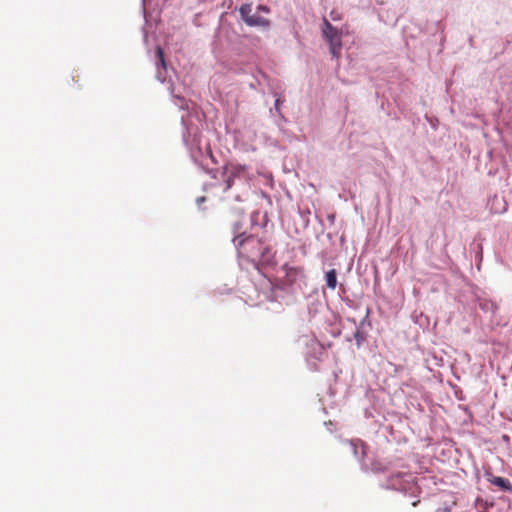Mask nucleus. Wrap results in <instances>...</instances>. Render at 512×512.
Wrapping results in <instances>:
<instances>
[{
  "instance_id": "obj_1",
  "label": "nucleus",
  "mask_w": 512,
  "mask_h": 512,
  "mask_svg": "<svg viewBox=\"0 0 512 512\" xmlns=\"http://www.w3.org/2000/svg\"><path fill=\"white\" fill-rule=\"evenodd\" d=\"M234 244L237 248L238 255L253 263L260 261L264 256L267 247L263 242L255 236L243 237L242 235L234 238Z\"/></svg>"
},
{
  "instance_id": "obj_2",
  "label": "nucleus",
  "mask_w": 512,
  "mask_h": 512,
  "mask_svg": "<svg viewBox=\"0 0 512 512\" xmlns=\"http://www.w3.org/2000/svg\"><path fill=\"white\" fill-rule=\"evenodd\" d=\"M322 34L329 44L330 53L333 58L339 59L342 49L343 32L334 27L326 18L323 20Z\"/></svg>"
},
{
  "instance_id": "obj_3",
  "label": "nucleus",
  "mask_w": 512,
  "mask_h": 512,
  "mask_svg": "<svg viewBox=\"0 0 512 512\" xmlns=\"http://www.w3.org/2000/svg\"><path fill=\"white\" fill-rule=\"evenodd\" d=\"M282 269L285 271V276L282 280L283 286L291 288L295 285L300 286L301 283L306 284V274L303 267H293L285 264Z\"/></svg>"
},
{
  "instance_id": "obj_4",
  "label": "nucleus",
  "mask_w": 512,
  "mask_h": 512,
  "mask_svg": "<svg viewBox=\"0 0 512 512\" xmlns=\"http://www.w3.org/2000/svg\"><path fill=\"white\" fill-rule=\"evenodd\" d=\"M239 12H240V15H241V18L243 19V21L246 23V25H248L250 27L257 26V27L267 28L270 26L269 19L262 17V16L258 15L257 13L251 14L252 5L249 3L243 4L240 7Z\"/></svg>"
},
{
  "instance_id": "obj_5",
  "label": "nucleus",
  "mask_w": 512,
  "mask_h": 512,
  "mask_svg": "<svg viewBox=\"0 0 512 512\" xmlns=\"http://www.w3.org/2000/svg\"><path fill=\"white\" fill-rule=\"evenodd\" d=\"M488 480H489V482L491 484L499 487L503 491H510L512 489V485H511L510 481L508 479L503 478V477L492 476Z\"/></svg>"
},
{
  "instance_id": "obj_6",
  "label": "nucleus",
  "mask_w": 512,
  "mask_h": 512,
  "mask_svg": "<svg viewBox=\"0 0 512 512\" xmlns=\"http://www.w3.org/2000/svg\"><path fill=\"white\" fill-rule=\"evenodd\" d=\"M326 284L328 288L334 290L337 286V273L335 269H332L326 273Z\"/></svg>"
},
{
  "instance_id": "obj_7",
  "label": "nucleus",
  "mask_w": 512,
  "mask_h": 512,
  "mask_svg": "<svg viewBox=\"0 0 512 512\" xmlns=\"http://www.w3.org/2000/svg\"><path fill=\"white\" fill-rule=\"evenodd\" d=\"M244 172V167L240 165H229L225 167L224 174H229L233 178L240 176Z\"/></svg>"
},
{
  "instance_id": "obj_8",
  "label": "nucleus",
  "mask_w": 512,
  "mask_h": 512,
  "mask_svg": "<svg viewBox=\"0 0 512 512\" xmlns=\"http://www.w3.org/2000/svg\"><path fill=\"white\" fill-rule=\"evenodd\" d=\"M156 54H157V57H158V59H159V62H160V64H161V66H162L163 68H165L166 63H165V58H164V52H163V50H162V48H161V47H159V46L157 47V49H156Z\"/></svg>"
},
{
  "instance_id": "obj_9",
  "label": "nucleus",
  "mask_w": 512,
  "mask_h": 512,
  "mask_svg": "<svg viewBox=\"0 0 512 512\" xmlns=\"http://www.w3.org/2000/svg\"><path fill=\"white\" fill-rule=\"evenodd\" d=\"M226 176L225 179V188L224 191H228L234 184V178L229 174H224Z\"/></svg>"
},
{
  "instance_id": "obj_10",
  "label": "nucleus",
  "mask_w": 512,
  "mask_h": 512,
  "mask_svg": "<svg viewBox=\"0 0 512 512\" xmlns=\"http://www.w3.org/2000/svg\"><path fill=\"white\" fill-rule=\"evenodd\" d=\"M257 12H264L266 14L270 13V8L266 5H259L257 7Z\"/></svg>"
},
{
  "instance_id": "obj_11",
  "label": "nucleus",
  "mask_w": 512,
  "mask_h": 512,
  "mask_svg": "<svg viewBox=\"0 0 512 512\" xmlns=\"http://www.w3.org/2000/svg\"><path fill=\"white\" fill-rule=\"evenodd\" d=\"M282 103H283V100H282L281 98H277V99H276V101H275V109H276L277 111H279V110H280V106H281V104H282Z\"/></svg>"
},
{
  "instance_id": "obj_12",
  "label": "nucleus",
  "mask_w": 512,
  "mask_h": 512,
  "mask_svg": "<svg viewBox=\"0 0 512 512\" xmlns=\"http://www.w3.org/2000/svg\"><path fill=\"white\" fill-rule=\"evenodd\" d=\"M203 201H205V197H200V198L197 199L198 203L203 202Z\"/></svg>"
},
{
  "instance_id": "obj_13",
  "label": "nucleus",
  "mask_w": 512,
  "mask_h": 512,
  "mask_svg": "<svg viewBox=\"0 0 512 512\" xmlns=\"http://www.w3.org/2000/svg\"><path fill=\"white\" fill-rule=\"evenodd\" d=\"M419 502H420L419 500L414 501V502L412 503V506H414V507H415V506H417Z\"/></svg>"
}]
</instances>
